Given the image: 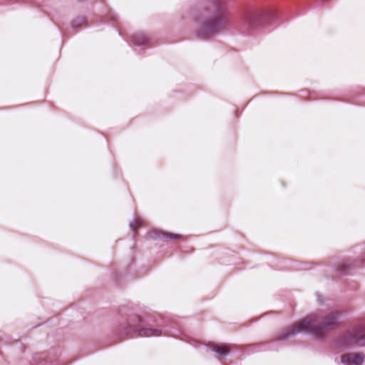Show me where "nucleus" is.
Instances as JSON below:
<instances>
[{"instance_id": "1a4fd4ad", "label": "nucleus", "mask_w": 365, "mask_h": 365, "mask_svg": "<svg viewBox=\"0 0 365 365\" xmlns=\"http://www.w3.org/2000/svg\"><path fill=\"white\" fill-rule=\"evenodd\" d=\"M142 221L140 219H136L135 222L131 225L133 230H137L139 227L141 226Z\"/></svg>"}, {"instance_id": "20e7f679", "label": "nucleus", "mask_w": 365, "mask_h": 365, "mask_svg": "<svg viewBox=\"0 0 365 365\" xmlns=\"http://www.w3.org/2000/svg\"><path fill=\"white\" fill-rule=\"evenodd\" d=\"M269 15V11L264 7L250 9L242 15V21L249 29H254L263 24Z\"/></svg>"}, {"instance_id": "39448f33", "label": "nucleus", "mask_w": 365, "mask_h": 365, "mask_svg": "<svg viewBox=\"0 0 365 365\" xmlns=\"http://www.w3.org/2000/svg\"><path fill=\"white\" fill-rule=\"evenodd\" d=\"M365 356L363 353H347L341 355V363L345 365H362Z\"/></svg>"}, {"instance_id": "7ed1b4c3", "label": "nucleus", "mask_w": 365, "mask_h": 365, "mask_svg": "<svg viewBox=\"0 0 365 365\" xmlns=\"http://www.w3.org/2000/svg\"><path fill=\"white\" fill-rule=\"evenodd\" d=\"M355 345L365 346V327L359 326L348 331L338 341L341 348H349Z\"/></svg>"}, {"instance_id": "6e6552de", "label": "nucleus", "mask_w": 365, "mask_h": 365, "mask_svg": "<svg viewBox=\"0 0 365 365\" xmlns=\"http://www.w3.org/2000/svg\"><path fill=\"white\" fill-rule=\"evenodd\" d=\"M159 237H161L164 240H184V237L181 235L170 233V232H160L158 235Z\"/></svg>"}, {"instance_id": "f03ea898", "label": "nucleus", "mask_w": 365, "mask_h": 365, "mask_svg": "<svg viewBox=\"0 0 365 365\" xmlns=\"http://www.w3.org/2000/svg\"><path fill=\"white\" fill-rule=\"evenodd\" d=\"M210 10L214 13L213 17L205 21L200 29V34L205 36L212 35L223 29L228 21L229 13L223 1H215L211 5Z\"/></svg>"}, {"instance_id": "0eeeda50", "label": "nucleus", "mask_w": 365, "mask_h": 365, "mask_svg": "<svg viewBox=\"0 0 365 365\" xmlns=\"http://www.w3.org/2000/svg\"><path fill=\"white\" fill-rule=\"evenodd\" d=\"M160 331L158 329L151 328H143L138 331V336L143 337L160 336Z\"/></svg>"}, {"instance_id": "423d86ee", "label": "nucleus", "mask_w": 365, "mask_h": 365, "mask_svg": "<svg viewBox=\"0 0 365 365\" xmlns=\"http://www.w3.org/2000/svg\"><path fill=\"white\" fill-rule=\"evenodd\" d=\"M210 348L221 356L228 354L230 351V347L227 344H212L210 345Z\"/></svg>"}, {"instance_id": "9d476101", "label": "nucleus", "mask_w": 365, "mask_h": 365, "mask_svg": "<svg viewBox=\"0 0 365 365\" xmlns=\"http://www.w3.org/2000/svg\"><path fill=\"white\" fill-rule=\"evenodd\" d=\"M73 26H77V25L75 24V21L73 22Z\"/></svg>"}, {"instance_id": "f257e3e1", "label": "nucleus", "mask_w": 365, "mask_h": 365, "mask_svg": "<svg viewBox=\"0 0 365 365\" xmlns=\"http://www.w3.org/2000/svg\"><path fill=\"white\" fill-rule=\"evenodd\" d=\"M320 319L317 314L309 315L284 330L279 339H288L302 331L310 332L317 336H322L327 331L338 325L339 314L338 312H331L323 317L322 322Z\"/></svg>"}, {"instance_id": "9b49d317", "label": "nucleus", "mask_w": 365, "mask_h": 365, "mask_svg": "<svg viewBox=\"0 0 365 365\" xmlns=\"http://www.w3.org/2000/svg\"><path fill=\"white\" fill-rule=\"evenodd\" d=\"M321 1L325 2V1H327L328 0H321Z\"/></svg>"}]
</instances>
